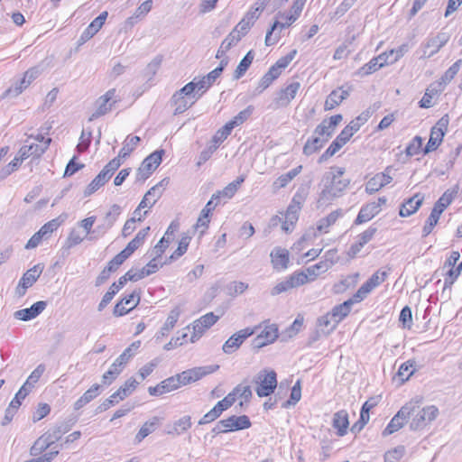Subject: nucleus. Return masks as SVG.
I'll return each instance as SVG.
<instances>
[{
	"mask_svg": "<svg viewBox=\"0 0 462 462\" xmlns=\"http://www.w3.org/2000/svg\"><path fill=\"white\" fill-rule=\"evenodd\" d=\"M329 269V263L319 262L306 269L305 272H295L284 281L277 283L271 291L273 296L286 292L291 289L298 288L309 281H314L319 274Z\"/></svg>",
	"mask_w": 462,
	"mask_h": 462,
	"instance_id": "2",
	"label": "nucleus"
},
{
	"mask_svg": "<svg viewBox=\"0 0 462 462\" xmlns=\"http://www.w3.org/2000/svg\"><path fill=\"white\" fill-rule=\"evenodd\" d=\"M141 139L139 136H127L123 143V147L119 152V157L123 159L128 157L131 152L137 147Z\"/></svg>",
	"mask_w": 462,
	"mask_h": 462,
	"instance_id": "38",
	"label": "nucleus"
},
{
	"mask_svg": "<svg viewBox=\"0 0 462 462\" xmlns=\"http://www.w3.org/2000/svg\"><path fill=\"white\" fill-rule=\"evenodd\" d=\"M43 267L41 264H36L32 268L29 269L23 273L21 278L18 286L16 287V294L18 296H23L26 290L33 285V283L40 277L42 273Z\"/></svg>",
	"mask_w": 462,
	"mask_h": 462,
	"instance_id": "14",
	"label": "nucleus"
},
{
	"mask_svg": "<svg viewBox=\"0 0 462 462\" xmlns=\"http://www.w3.org/2000/svg\"><path fill=\"white\" fill-rule=\"evenodd\" d=\"M254 58V53L253 51H249L245 57L240 60L239 64L237 65L236 69L234 71L233 78L234 79H239L242 78L247 69H249L250 65L252 64Z\"/></svg>",
	"mask_w": 462,
	"mask_h": 462,
	"instance_id": "34",
	"label": "nucleus"
},
{
	"mask_svg": "<svg viewBox=\"0 0 462 462\" xmlns=\"http://www.w3.org/2000/svg\"><path fill=\"white\" fill-rule=\"evenodd\" d=\"M218 365H212L188 369L187 373L188 374H189V379L191 380V382L194 383L201 379L203 376L216 372L217 370H218Z\"/></svg>",
	"mask_w": 462,
	"mask_h": 462,
	"instance_id": "30",
	"label": "nucleus"
},
{
	"mask_svg": "<svg viewBox=\"0 0 462 462\" xmlns=\"http://www.w3.org/2000/svg\"><path fill=\"white\" fill-rule=\"evenodd\" d=\"M415 371V361L408 360L401 365L397 375L402 382H405L414 374Z\"/></svg>",
	"mask_w": 462,
	"mask_h": 462,
	"instance_id": "43",
	"label": "nucleus"
},
{
	"mask_svg": "<svg viewBox=\"0 0 462 462\" xmlns=\"http://www.w3.org/2000/svg\"><path fill=\"white\" fill-rule=\"evenodd\" d=\"M197 101V98L194 100L186 99L182 96H178L173 94L171 98V105L174 107V115H179L184 113L188 110L192 105H194Z\"/></svg>",
	"mask_w": 462,
	"mask_h": 462,
	"instance_id": "29",
	"label": "nucleus"
},
{
	"mask_svg": "<svg viewBox=\"0 0 462 462\" xmlns=\"http://www.w3.org/2000/svg\"><path fill=\"white\" fill-rule=\"evenodd\" d=\"M107 12H102L97 18H95L90 24L85 29V31L80 35L78 43L79 45L84 44L86 42L90 40L104 25L106 18Z\"/></svg>",
	"mask_w": 462,
	"mask_h": 462,
	"instance_id": "17",
	"label": "nucleus"
},
{
	"mask_svg": "<svg viewBox=\"0 0 462 462\" xmlns=\"http://www.w3.org/2000/svg\"><path fill=\"white\" fill-rule=\"evenodd\" d=\"M337 324L338 322L334 316L330 314V312L321 316L317 321L319 331L323 335H328L331 333L337 328Z\"/></svg>",
	"mask_w": 462,
	"mask_h": 462,
	"instance_id": "28",
	"label": "nucleus"
},
{
	"mask_svg": "<svg viewBox=\"0 0 462 462\" xmlns=\"http://www.w3.org/2000/svg\"><path fill=\"white\" fill-rule=\"evenodd\" d=\"M300 88V82L295 81L289 84L286 88H282L273 98V109L288 106L295 98Z\"/></svg>",
	"mask_w": 462,
	"mask_h": 462,
	"instance_id": "13",
	"label": "nucleus"
},
{
	"mask_svg": "<svg viewBox=\"0 0 462 462\" xmlns=\"http://www.w3.org/2000/svg\"><path fill=\"white\" fill-rule=\"evenodd\" d=\"M326 143V139H322L320 136L313 134V136L305 143L303 153L308 156L311 155L318 152Z\"/></svg>",
	"mask_w": 462,
	"mask_h": 462,
	"instance_id": "35",
	"label": "nucleus"
},
{
	"mask_svg": "<svg viewBox=\"0 0 462 462\" xmlns=\"http://www.w3.org/2000/svg\"><path fill=\"white\" fill-rule=\"evenodd\" d=\"M341 212L339 210H335L329 213L327 217L321 218L317 225V230L320 234L328 233L329 227L336 223Z\"/></svg>",
	"mask_w": 462,
	"mask_h": 462,
	"instance_id": "32",
	"label": "nucleus"
},
{
	"mask_svg": "<svg viewBox=\"0 0 462 462\" xmlns=\"http://www.w3.org/2000/svg\"><path fill=\"white\" fill-rule=\"evenodd\" d=\"M180 315V310L179 307H176L172 309L169 316L163 324V326L161 328V330L156 334L155 337L157 340H159L161 337L168 336V334L175 327L179 317Z\"/></svg>",
	"mask_w": 462,
	"mask_h": 462,
	"instance_id": "26",
	"label": "nucleus"
},
{
	"mask_svg": "<svg viewBox=\"0 0 462 462\" xmlns=\"http://www.w3.org/2000/svg\"><path fill=\"white\" fill-rule=\"evenodd\" d=\"M162 422V419L154 416L146 422L143 423V425L140 428L139 431L135 435V441L137 443H140L143 441V439H145L147 436H149L151 433L155 431V430L159 427V425Z\"/></svg>",
	"mask_w": 462,
	"mask_h": 462,
	"instance_id": "27",
	"label": "nucleus"
},
{
	"mask_svg": "<svg viewBox=\"0 0 462 462\" xmlns=\"http://www.w3.org/2000/svg\"><path fill=\"white\" fill-rule=\"evenodd\" d=\"M162 387L165 390V393L174 391L180 387L179 379L176 375L171 376L164 381L161 382Z\"/></svg>",
	"mask_w": 462,
	"mask_h": 462,
	"instance_id": "62",
	"label": "nucleus"
},
{
	"mask_svg": "<svg viewBox=\"0 0 462 462\" xmlns=\"http://www.w3.org/2000/svg\"><path fill=\"white\" fill-rule=\"evenodd\" d=\"M48 448L49 446L48 443H46L45 438L41 436L31 448L30 454L33 457H37L45 451Z\"/></svg>",
	"mask_w": 462,
	"mask_h": 462,
	"instance_id": "57",
	"label": "nucleus"
},
{
	"mask_svg": "<svg viewBox=\"0 0 462 462\" xmlns=\"http://www.w3.org/2000/svg\"><path fill=\"white\" fill-rule=\"evenodd\" d=\"M140 340L133 342L116 360H117L122 365L125 366L134 356V352L140 347Z\"/></svg>",
	"mask_w": 462,
	"mask_h": 462,
	"instance_id": "41",
	"label": "nucleus"
},
{
	"mask_svg": "<svg viewBox=\"0 0 462 462\" xmlns=\"http://www.w3.org/2000/svg\"><path fill=\"white\" fill-rule=\"evenodd\" d=\"M354 302H356L355 298L344 301L341 304L335 306L330 312L332 316L339 323L344 318H346L351 310V307Z\"/></svg>",
	"mask_w": 462,
	"mask_h": 462,
	"instance_id": "31",
	"label": "nucleus"
},
{
	"mask_svg": "<svg viewBox=\"0 0 462 462\" xmlns=\"http://www.w3.org/2000/svg\"><path fill=\"white\" fill-rule=\"evenodd\" d=\"M65 220V217L63 216H59L58 217L56 218H53L51 219V221L45 223L42 227L41 229H42L44 231V233L46 234V236L48 237L51 236V235L58 229V227L64 222Z\"/></svg>",
	"mask_w": 462,
	"mask_h": 462,
	"instance_id": "48",
	"label": "nucleus"
},
{
	"mask_svg": "<svg viewBox=\"0 0 462 462\" xmlns=\"http://www.w3.org/2000/svg\"><path fill=\"white\" fill-rule=\"evenodd\" d=\"M455 191L446 190L442 196L437 200L432 210L442 214L443 211L451 204L455 197Z\"/></svg>",
	"mask_w": 462,
	"mask_h": 462,
	"instance_id": "37",
	"label": "nucleus"
},
{
	"mask_svg": "<svg viewBox=\"0 0 462 462\" xmlns=\"http://www.w3.org/2000/svg\"><path fill=\"white\" fill-rule=\"evenodd\" d=\"M164 150H157L148 155L142 162L137 171L138 180H146L162 162Z\"/></svg>",
	"mask_w": 462,
	"mask_h": 462,
	"instance_id": "10",
	"label": "nucleus"
},
{
	"mask_svg": "<svg viewBox=\"0 0 462 462\" xmlns=\"http://www.w3.org/2000/svg\"><path fill=\"white\" fill-rule=\"evenodd\" d=\"M306 0H295L291 5V8L289 12H278L276 14V17L278 19H287L286 23H281L278 20H275L271 26L270 30L267 32L265 36V44L267 46L273 45L279 40V35L277 33L273 34V32L276 29L282 30L284 28L290 27L297 19L300 17L302 9L304 7Z\"/></svg>",
	"mask_w": 462,
	"mask_h": 462,
	"instance_id": "3",
	"label": "nucleus"
},
{
	"mask_svg": "<svg viewBox=\"0 0 462 462\" xmlns=\"http://www.w3.org/2000/svg\"><path fill=\"white\" fill-rule=\"evenodd\" d=\"M254 111L253 106H248L245 109L240 111L232 120L227 122L226 124L234 129L236 126L242 125L245 121H246Z\"/></svg>",
	"mask_w": 462,
	"mask_h": 462,
	"instance_id": "42",
	"label": "nucleus"
},
{
	"mask_svg": "<svg viewBox=\"0 0 462 462\" xmlns=\"http://www.w3.org/2000/svg\"><path fill=\"white\" fill-rule=\"evenodd\" d=\"M126 259L127 257L122 252H120L108 262L106 268L111 273L116 272Z\"/></svg>",
	"mask_w": 462,
	"mask_h": 462,
	"instance_id": "63",
	"label": "nucleus"
},
{
	"mask_svg": "<svg viewBox=\"0 0 462 462\" xmlns=\"http://www.w3.org/2000/svg\"><path fill=\"white\" fill-rule=\"evenodd\" d=\"M46 301L40 300L32 304L30 308L16 310L14 317L16 319L28 321L39 316L46 308Z\"/></svg>",
	"mask_w": 462,
	"mask_h": 462,
	"instance_id": "19",
	"label": "nucleus"
},
{
	"mask_svg": "<svg viewBox=\"0 0 462 462\" xmlns=\"http://www.w3.org/2000/svg\"><path fill=\"white\" fill-rule=\"evenodd\" d=\"M191 236L188 233H183L179 242L178 248L171 254V258H178L183 255L187 252Z\"/></svg>",
	"mask_w": 462,
	"mask_h": 462,
	"instance_id": "47",
	"label": "nucleus"
},
{
	"mask_svg": "<svg viewBox=\"0 0 462 462\" xmlns=\"http://www.w3.org/2000/svg\"><path fill=\"white\" fill-rule=\"evenodd\" d=\"M164 182L167 184L169 180L167 179H163L158 184L152 187L143 196V199L139 203L138 208L134 211V215L136 218V221H142L141 208H152L157 199L162 195V187L164 185Z\"/></svg>",
	"mask_w": 462,
	"mask_h": 462,
	"instance_id": "8",
	"label": "nucleus"
},
{
	"mask_svg": "<svg viewBox=\"0 0 462 462\" xmlns=\"http://www.w3.org/2000/svg\"><path fill=\"white\" fill-rule=\"evenodd\" d=\"M407 404H411L414 408V411L411 413V421L410 423V428L412 430L425 428L439 415V409L435 405L420 408L418 402H410Z\"/></svg>",
	"mask_w": 462,
	"mask_h": 462,
	"instance_id": "4",
	"label": "nucleus"
},
{
	"mask_svg": "<svg viewBox=\"0 0 462 462\" xmlns=\"http://www.w3.org/2000/svg\"><path fill=\"white\" fill-rule=\"evenodd\" d=\"M399 320L404 328H410L412 323V313L409 306H405L400 313Z\"/></svg>",
	"mask_w": 462,
	"mask_h": 462,
	"instance_id": "60",
	"label": "nucleus"
},
{
	"mask_svg": "<svg viewBox=\"0 0 462 462\" xmlns=\"http://www.w3.org/2000/svg\"><path fill=\"white\" fill-rule=\"evenodd\" d=\"M390 171L391 168L389 167L385 170L384 172L377 173L373 178H371L365 185L366 192L373 194L389 184L393 180V178L390 175Z\"/></svg>",
	"mask_w": 462,
	"mask_h": 462,
	"instance_id": "18",
	"label": "nucleus"
},
{
	"mask_svg": "<svg viewBox=\"0 0 462 462\" xmlns=\"http://www.w3.org/2000/svg\"><path fill=\"white\" fill-rule=\"evenodd\" d=\"M346 170L342 167H332L322 178L323 188L319 195L318 205L327 206L341 197L350 184L349 179L343 178Z\"/></svg>",
	"mask_w": 462,
	"mask_h": 462,
	"instance_id": "1",
	"label": "nucleus"
},
{
	"mask_svg": "<svg viewBox=\"0 0 462 462\" xmlns=\"http://www.w3.org/2000/svg\"><path fill=\"white\" fill-rule=\"evenodd\" d=\"M344 100V97L339 96L337 94V91L333 90L327 97L325 104H324V109L326 111L332 110L336 106H337L342 101Z\"/></svg>",
	"mask_w": 462,
	"mask_h": 462,
	"instance_id": "50",
	"label": "nucleus"
},
{
	"mask_svg": "<svg viewBox=\"0 0 462 462\" xmlns=\"http://www.w3.org/2000/svg\"><path fill=\"white\" fill-rule=\"evenodd\" d=\"M141 291L140 290H134L131 294L128 296H125L121 301L123 303L130 308L131 310H134L140 302L141 300Z\"/></svg>",
	"mask_w": 462,
	"mask_h": 462,
	"instance_id": "54",
	"label": "nucleus"
},
{
	"mask_svg": "<svg viewBox=\"0 0 462 462\" xmlns=\"http://www.w3.org/2000/svg\"><path fill=\"white\" fill-rule=\"evenodd\" d=\"M448 116H444L431 128L430 139L423 151L425 154L435 151L441 144L443 137L448 130Z\"/></svg>",
	"mask_w": 462,
	"mask_h": 462,
	"instance_id": "7",
	"label": "nucleus"
},
{
	"mask_svg": "<svg viewBox=\"0 0 462 462\" xmlns=\"http://www.w3.org/2000/svg\"><path fill=\"white\" fill-rule=\"evenodd\" d=\"M83 237L80 236L79 233L76 230H71L69 234L66 242L65 246L67 248H71L77 245H79L83 241Z\"/></svg>",
	"mask_w": 462,
	"mask_h": 462,
	"instance_id": "64",
	"label": "nucleus"
},
{
	"mask_svg": "<svg viewBox=\"0 0 462 462\" xmlns=\"http://www.w3.org/2000/svg\"><path fill=\"white\" fill-rule=\"evenodd\" d=\"M332 426L337 430V436H345L349 426L347 411L345 410L337 411L333 416Z\"/></svg>",
	"mask_w": 462,
	"mask_h": 462,
	"instance_id": "24",
	"label": "nucleus"
},
{
	"mask_svg": "<svg viewBox=\"0 0 462 462\" xmlns=\"http://www.w3.org/2000/svg\"><path fill=\"white\" fill-rule=\"evenodd\" d=\"M404 455V448L398 447L395 448L384 455V462H398Z\"/></svg>",
	"mask_w": 462,
	"mask_h": 462,
	"instance_id": "56",
	"label": "nucleus"
},
{
	"mask_svg": "<svg viewBox=\"0 0 462 462\" xmlns=\"http://www.w3.org/2000/svg\"><path fill=\"white\" fill-rule=\"evenodd\" d=\"M139 384L134 377L127 379L125 383L118 388L109 398L106 399L97 408V413L103 412L108 410L110 407L123 401L129 396Z\"/></svg>",
	"mask_w": 462,
	"mask_h": 462,
	"instance_id": "6",
	"label": "nucleus"
},
{
	"mask_svg": "<svg viewBox=\"0 0 462 462\" xmlns=\"http://www.w3.org/2000/svg\"><path fill=\"white\" fill-rule=\"evenodd\" d=\"M388 276L386 271L375 272L356 292L354 298L356 301H360L365 299L374 288L383 282Z\"/></svg>",
	"mask_w": 462,
	"mask_h": 462,
	"instance_id": "12",
	"label": "nucleus"
},
{
	"mask_svg": "<svg viewBox=\"0 0 462 462\" xmlns=\"http://www.w3.org/2000/svg\"><path fill=\"white\" fill-rule=\"evenodd\" d=\"M124 367L117 360H115L109 369L102 375V383L110 385L121 374Z\"/></svg>",
	"mask_w": 462,
	"mask_h": 462,
	"instance_id": "33",
	"label": "nucleus"
},
{
	"mask_svg": "<svg viewBox=\"0 0 462 462\" xmlns=\"http://www.w3.org/2000/svg\"><path fill=\"white\" fill-rule=\"evenodd\" d=\"M254 334V330L246 328L239 330L238 332L232 335L223 345L222 350L226 354H232L236 352L243 342Z\"/></svg>",
	"mask_w": 462,
	"mask_h": 462,
	"instance_id": "15",
	"label": "nucleus"
},
{
	"mask_svg": "<svg viewBox=\"0 0 462 462\" xmlns=\"http://www.w3.org/2000/svg\"><path fill=\"white\" fill-rule=\"evenodd\" d=\"M422 146V138L415 136L406 147L405 152L408 156L419 154Z\"/></svg>",
	"mask_w": 462,
	"mask_h": 462,
	"instance_id": "55",
	"label": "nucleus"
},
{
	"mask_svg": "<svg viewBox=\"0 0 462 462\" xmlns=\"http://www.w3.org/2000/svg\"><path fill=\"white\" fill-rule=\"evenodd\" d=\"M297 54L296 50H292L290 51L287 55L280 58L274 65L282 71L285 68L288 67V65L292 61V60L295 58Z\"/></svg>",
	"mask_w": 462,
	"mask_h": 462,
	"instance_id": "61",
	"label": "nucleus"
},
{
	"mask_svg": "<svg viewBox=\"0 0 462 462\" xmlns=\"http://www.w3.org/2000/svg\"><path fill=\"white\" fill-rule=\"evenodd\" d=\"M462 65V60H457L452 66L448 68V69L444 73L441 77V81L444 84L449 83L455 76L458 73Z\"/></svg>",
	"mask_w": 462,
	"mask_h": 462,
	"instance_id": "52",
	"label": "nucleus"
},
{
	"mask_svg": "<svg viewBox=\"0 0 462 462\" xmlns=\"http://www.w3.org/2000/svg\"><path fill=\"white\" fill-rule=\"evenodd\" d=\"M301 398L300 382L298 381L292 387L290 399L282 404V407L286 409L291 405H295Z\"/></svg>",
	"mask_w": 462,
	"mask_h": 462,
	"instance_id": "45",
	"label": "nucleus"
},
{
	"mask_svg": "<svg viewBox=\"0 0 462 462\" xmlns=\"http://www.w3.org/2000/svg\"><path fill=\"white\" fill-rule=\"evenodd\" d=\"M381 68H382V63L379 64L378 60H374V58H373L369 62L365 64L363 67H361L356 71V75H358L360 77L368 76V75L377 71Z\"/></svg>",
	"mask_w": 462,
	"mask_h": 462,
	"instance_id": "46",
	"label": "nucleus"
},
{
	"mask_svg": "<svg viewBox=\"0 0 462 462\" xmlns=\"http://www.w3.org/2000/svg\"><path fill=\"white\" fill-rule=\"evenodd\" d=\"M278 337V328L275 324L266 325L261 333L254 338L253 346L261 348L273 343Z\"/></svg>",
	"mask_w": 462,
	"mask_h": 462,
	"instance_id": "16",
	"label": "nucleus"
},
{
	"mask_svg": "<svg viewBox=\"0 0 462 462\" xmlns=\"http://www.w3.org/2000/svg\"><path fill=\"white\" fill-rule=\"evenodd\" d=\"M257 384L255 392L259 397L271 395L277 386V374L273 370L263 369L254 378Z\"/></svg>",
	"mask_w": 462,
	"mask_h": 462,
	"instance_id": "5",
	"label": "nucleus"
},
{
	"mask_svg": "<svg viewBox=\"0 0 462 462\" xmlns=\"http://www.w3.org/2000/svg\"><path fill=\"white\" fill-rule=\"evenodd\" d=\"M218 70L215 71L214 69L210 71L207 76H204L201 79H199L198 82H195L197 86L198 91H200V94L202 95L205 93L209 87L216 81L218 76Z\"/></svg>",
	"mask_w": 462,
	"mask_h": 462,
	"instance_id": "39",
	"label": "nucleus"
},
{
	"mask_svg": "<svg viewBox=\"0 0 462 462\" xmlns=\"http://www.w3.org/2000/svg\"><path fill=\"white\" fill-rule=\"evenodd\" d=\"M51 142V138H46L44 144L31 143L30 145L22 146L18 151L20 153V158L24 160L31 156L33 158H40L48 149Z\"/></svg>",
	"mask_w": 462,
	"mask_h": 462,
	"instance_id": "20",
	"label": "nucleus"
},
{
	"mask_svg": "<svg viewBox=\"0 0 462 462\" xmlns=\"http://www.w3.org/2000/svg\"><path fill=\"white\" fill-rule=\"evenodd\" d=\"M333 134L334 130L327 125V119H324L314 130V134L326 139V142L329 140Z\"/></svg>",
	"mask_w": 462,
	"mask_h": 462,
	"instance_id": "51",
	"label": "nucleus"
},
{
	"mask_svg": "<svg viewBox=\"0 0 462 462\" xmlns=\"http://www.w3.org/2000/svg\"><path fill=\"white\" fill-rule=\"evenodd\" d=\"M412 411H414L413 405H403L400 409V411L393 416V418L391 420L387 427L383 430V435H391L399 430L401 428H402L407 420L411 418V413H412Z\"/></svg>",
	"mask_w": 462,
	"mask_h": 462,
	"instance_id": "11",
	"label": "nucleus"
},
{
	"mask_svg": "<svg viewBox=\"0 0 462 462\" xmlns=\"http://www.w3.org/2000/svg\"><path fill=\"white\" fill-rule=\"evenodd\" d=\"M271 261L275 270H285L288 267L290 258L288 250L281 247H275L271 252Z\"/></svg>",
	"mask_w": 462,
	"mask_h": 462,
	"instance_id": "22",
	"label": "nucleus"
},
{
	"mask_svg": "<svg viewBox=\"0 0 462 462\" xmlns=\"http://www.w3.org/2000/svg\"><path fill=\"white\" fill-rule=\"evenodd\" d=\"M380 212V204L372 202L369 203L360 209L355 223L356 225L365 223L371 220L374 217H375Z\"/></svg>",
	"mask_w": 462,
	"mask_h": 462,
	"instance_id": "25",
	"label": "nucleus"
},
{
	"mask_svg": "<svg viewBox=\"0 0 462 462\" xmlns=\"http://www.w3.org/2000/svg\"><path fill=\"white\" fill-rule=\"evenodd\" d=\"M178 96H182L186 99L194 100L197 98V100L201 97V94L197 89V86L194 81H190L188 84H186L184 87H182L180 90L176 91L174 93Z\"/></svg>",
	"mask_w": 462,
	"mask_h": 462,
	"instance_id": "36",
	"label": "nucleus"
},
{
	"mask_svg": "<svg viewBox=\"0 0 462 462\" xmlns=\"http://www.w3.org/2000/svg\"><path fill=\"white\" fill-rule=\"evenodd\" d=\"M424 200V197L420 193H416L413 197L405 200L400 208L401 217H410L420 208Z\"/></svg>",
	"mask_w": 462,
	"mask_h": 462,
	"instance_id": "21",
	"label": "nucleus"
},
{
	"mask_svg": "<svg viewBox=\"0 0 462 462\" xmlns=\"http://www.w3.org/2000/svg\"><path fill=\"white\" fill-rule=\"evenodd\" d=\"M241 34L237 32V31H232L222 42V48L229 51L233 45H236L241 40Z\"/></svg>",
	"mask_w": 462,
	"mask_h": 462,
	"instance_id": "59",
	"label": "nucleus"
},
{
	"mask_svg": "<svg viewBox=\"0 0 462 462\" xmlns=\"http://www.w3.org/2000/svg\"><path fill=\"white\" fill-rule=\"evenodd\" d=\"M121 211L122 208L117 204H114L113 206H111L109 210L106 212L105 217L103 218L104 222H106L111 226H113L116 221L117 220L118 217L120 216Z\"/></svg>",
	"mask_w": 462,
	"mask_h": 462,
	"instance_id": "53",
	"label": "nucleus"
},
{
	"mask_svg": "<svg viewBox=\"0 0 462 462\" xmlns=\"http://www.w3.org/2000/svg\"><path fill=\"white\" fill-rule=\"evenodd\" d=\"M448 40L449 35L444 32H440L436 36L427 39L426 42L420 46V59H428L438 53Z\"/></svg>",
	"mask_w": 462,
	"mask_h": 462,
	"instance_id": "9",
	"label": "nucleus"
},
{
	"mask_svg": "<svg viewBox=\"0 0 462 462\" xmlns=\"http://www.w3.org/2000/svg\"><path fill=\"white\" fill-rule=\"evenodd\" d=\"M440 216L441 215L439 214L438 211H434V210L431 211V213H430V217H428V219L425 223V226H423V229H422L423 236H427L431 233L432 229L437 225Z\"/></svg>",
	"mask_w": 462,
	"mask_h": 462,
	"instance_id": "49",
	"label": "nucleus"
},
{
	"mask_svg": "<svg viewBox=\"0 0 462 462\" xmlns=\"http://www.w3.org/2000/svg\"><path fill=\"white\" fill-rule=\"evenodd\" d=\"M116 94V89L112 88L109 89L105 95L100 97L97 101V109L95 113H93L92 116L90 117V120L96 117H99L101 116L106 115L111 110V104H108L110 100L113 99Z\"/></svg>",
	"mask_w": 462,
	"mask_h": 462,
	"instance_id": "23",
	"label": "nucleus"
},
{
	"mask_svg": "<svg viewBox=\"0 0 462 462\" xmlns=\"http://www.w3.org/2000/svg\"><path fill=\"white\" fill-rule=\"evenodd\" d=\"M232 128L226 124L222 128L217 130L211 140L210 146H216V150L218 148L219 144L223 143L227 136L231 134Z\"/></svg>",
	"mask_w": 462,
	"mask_h": 462,
	"instance_id": "44",
	"label": "nucleus"
},
{
	"mask_svg": "<svg viewBox=\"0 0 462 462\" xmlns=\"http://www.w3.org/2000/svg\"><path fill=\"white\" fill-rule=\"evenodd\" d=\"M191 427L190 416H183L176 420L173 424L172 430L168 431V434L180 435Z\"/></svg>",
	"mask_w": 462,
	"mask_h": 462,
	"instance_id": "40",
	"label": "nucleus"
},
{
	"mask_svg": "<svg viewBox=\"0 0 462 462\" xmlns=\"http://www.w3.org/2000/svg\"><path fill=\"white\" fill-rule=\"evenodd\" d=\"M236 402V398L232 393H229L224 399L217 402V403L214 406L217 411L222 414V412L231 407Z\"/></svg>",
	"mask_w": 462,
	"mask_h": 462,
	"instance_id": "58",
	"label": "nucleus"
}]
</instances>
